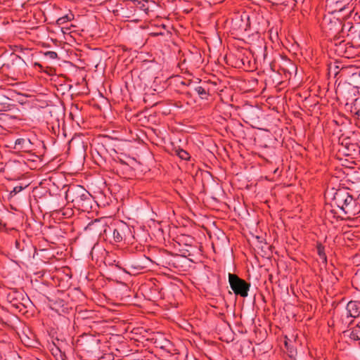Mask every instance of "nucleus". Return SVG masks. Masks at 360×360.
Listing matches in <instances>:
<instances>
[{
	"label": "nucleus",
	"instance_id": "obj_1",
	"mask_svg": "<svg viewBox=\"0 0 360 360\" xmlns=\"http://www.w3.org/2000/svg\"><path fill=\"white\" fill-rule=\"evenodd\" d=\"M333 201L347 214L354 216L360 212L356 200L345 188L339 189L335 192Z\"/></svg>",
	"mask_w": 360,
	"mask_h": 360
},
{
	"label": "nucleus",
	"instance_id": "obj_2",
	"mask_svg": "<svg viewBox=\"0 0 360 360\" xmlns=\"http://www.w3.org/2000/svg\"><path fill=\"white\" fill-rule=\"evenodd\" d=\"M229 283L236 295L246 297L248 295L250 285L236 275L229 274Z\"/></svg>",
	"mask_w": 360,
	"mask_h": 360
},
{
	"label": "nucleus",
	"instance_id": "obj_3",
	"mask_svg": "<svg viewBox=\"0 0 360 360\" xmlns=\"http://www.w3.org/2000/svg\"><path fill=\"white\" fill-rule=\"evenodd\" d=\"M335 52L340 56L352 58L357 54V49L345 41H334Z\"/></svg>",
	"mask_w": 360,
	"mask_h": 360
},
{
	"label": "nucleus",
	"instance_id": "obj_4",
	"mask_svg": "<svg viewBox=\"0 0 360 360\" xmlns=\"http://www.w3.org/2000/svg\"><path fill=\"white\" fill-rule=\"evenodd\" d=\"M108 231H111V228L107 225L105 217H101L94 221H91V232L94 233V235L101 237L106 234Z\"/></svg>",
	"mask_w": 360,
	"mask_h": 360
},
{
	"label": "nucleus",
	"instance_id": "obj_5",
	"mask_svg": "<svg viewBox=\"0 0 360 360\" xmlns=\"http://www.w3.org/2000/svg\"><path fill=\"white\" fill-rule=\"evenodd\" d=\"M359 67L349 65L343 67L341 70L342 74L349 77L350 82L354 85L360 84V76H359L358 71Z\"/></svg>",
	"mask_w": 360,
	"mask_h": 360
},
{
	"label": "nucleus",
	"instance_id": "obj_6",
	"mask_svg": "<svg viewBox=\"0 0 360 360\" xmlns=\"http://www.w3.org/2000/svg\"><path fill=\"white\" fill-rule=\"evenodd\" d=\"M129 228L125 224L120 223L113 229H111L110 231H112L113 239L115 242L118 243L123 240L125 231Z\"/></svg>",
	"mask_w": 360,
	"mask_h": 360
},
{
	"label": "nucleus",
	"instance_id": "obj_7",
	"mask_svg": "<svg viewBox=\"0 0 360 360\" xmlns=\"http://www.w3.org/2000/svg\"><path fill=\"white\" fill-rule=\"evenodd\" d=\"M347 315L352 318H356L360 316V301H350L347 307Z\"/></svg>",
	"mask_w": 360,
	"mask_h": 360
},
{
	"label": "nucleus",
	"instance_id": "obj_8",
	"mask_svg": "<svg viewBox=\"0 0 360 360\" xmlns=\"http://www.w3.org/2000/svg\"><path fill=\"white\" fill-rule=\"evenodd\" d=\"M232 27L239 32L245 31L248 28V22L244 21L243 15L236 16L232 20Z\"/></svg>",
	"mask_w": 360,
	"mask_h": 360
},
{
	"label": "nucleus",
	"instance_id": "obj_9",
	"mask_svg": "<svg viewBox=\"0 0 360 360\" xmlns=\"http://www.w3.org/2000/svg\"><path fill=\"white\" fill-rule=\"evenodd\" d=\"M102 51L98 49H91V65L97 68L102 62Z\"/></svg>",
	"mask_w": 360,
	"mask_h": 360
},
{
	"label": "nucleus",
	"instance_id": "obj_10",
	"mask_svg": "<svg viewBox=\"0 0 360 360\" xmlns=\"http://www.w3.org/2000/svg\"><path fill=\"white\" fill-rule=\"evenodd\" d=\"M344 334L345 336H349L352 340H360V326L357 325L352 328L345 331Z\"/></svg>",
	"mask_w": 360,
	"mask_h": 360
},
{
	"label": "nucleus",
	"instance_id": "obj_11",
	"mask_svg": "<svg viewBox=\"0 0 360 360\" xmlns=\"http://www.w3.org/2000/svg\"><path fill=\"white\" fill-rule=\"evenodd\" d=\"M32 144L30 139H18L15 141V145L20 146L22 149H30Z\"/></svg>",
	"mask_w": 360,
	"mask_h": 360
},
{
	"label": "nucleus",
	"instance_id": "obj_12",
	"mask_svg": "<svg viewBox=\"0 0 360 360\" xmlns=\"http://www.w3.org/2000/svg\"><path fill=\"white\" fill-rule=\"evenodd\" d=\"M176 155L182 160H187L190 158V155L186 150L183 149H178L176 150Z\"/></svg>",
	"mask_w": 360,
	"mask_h": 360
},
{
	"label": "nucleus",
	"instance_id": "obj_13",
	"mask_svg": "<svg viewBox=\"0 0 360 360\" xmlns=\"http://www.w3.org/2000/svg\"><path fill=\"white\" fill-rule=\"evenodd\" d=\"M317 252L319 255V257L323 259L324 261H326V255L324 252V248L321 245H318L317 246Z\"/></svg>",
	"mask_w": 360,
	"mask_h": 360
},
{
	"label": "nucleus",
	"instance_id": "obj_14",
	"mask_svg": "<svg viewBox=\"0 0 360 360\" xmlns=\"http://www.w3.org/2000/svg\"><path fill=\"white\" fill-rule=\"evenodd\" d=\"M195 91L198 93L199 96H201V98H204L205 96L207 95V91L202 86H197L195 88Z\"/></svg>",
	"mask_w": 360,
	"mask_h": 360
},
{
	"label": "nucleus",
	"instance_id": "obj_15",
	"mask_svg": "<svg viewBox=\"0 0 360 360\" xmlns=\"http://www.w3.org/2000/svg\"><path fill=\"white\" fill-rule=\"evenodd\" d=\"M71 17H72V15H65L63 17H61V18L58 19L57 23L58 25H63L67 21L70 20H71Z\"/></svg>",
	"mask_w": 360,
	"mask_h": 360
},
{
	"label": "nucleus",
	"instance_id": "obj_16",
	"mask_svg": "<svg viewBox=\"0 0 360 360\" xmlns=\"http://www.w3.org/2000/svg\"><path fill=\"white\" fill-rule=\"evenodd\" d=\"M44 56L51 59H56L57 58V53L54 51H46Z\"/></svg>",
	"mask_w": 360,
	"mask_h": 360
},
{
	"label": "nucleus",
	"instance_id": "obj_17",
	"mask_svg": "<svg viewBox=\"0 0 360 360\" xmlns=\"http://www.w3.org/2000/svg\"><path fill=\"white\" fill-rule=\"evenodd\" d=\"M22 190V186H15L13 188V191L11 192V195H15L18 193L20 192Z\"/></svg>",
	"mask_w": 360,
	"mask_h": 360
},
{
	"label": "nucleus",
	"instance_id": "obj_18",
	"mask_svg": "<svg viewBox=\"0 0 360 360\" xmlns=\"http://www.w3.org/2000/svg\"><path fill=\"white\" fill-rule=\"evenodd\" d=\"M101 341V339L98 338L97 337H93V335H91V343L95 342L98 345Z\"/></svg>",
	"mask_w": 360,
	"mask_h": 360
},
{
	"label": "nucleus",
	"instance_id": "obj_19",
	"mask_svg": "<svg viewBox=\"0 0 360 360\" xmlns=\"http://www.w3.org/2000/svg\"><path fill=\"white\" fill-rule=\"evenodd\" d=\"M354 113H355L357 119H359L360 120V109L357 110Z\"/></svg>",
	"mask_w": 360,
	"mask_h": 360
},
{
	"label": "nucleus",
	"instance_id": "obj_20",
	"mask_svg": "<svg viewBox=\"0 0 360 360\" xmlns=\"http://www.w3.org/2000/svg\"><path fill=\"white\" fill-rule=\"evenodd\" d=\"M345 6V4H341L340 6H338L336 9L337 10H339V11H342Z\"/></svg>",
	"mask_w": 360,
	"mask_h": 360
},
{
	"label": "nucleus",
	"instance_id": "obj_21",
	"mask_svg": "<svg viewBox=\"0 0 360 360\" xmlns=\"http://www.w3.org/2000/svg\"><path fill=\"white\" fill-rule=\"evenodd\" d=\"M356 195H357V197H356V200H358L360 201V190L356 191Z\"/></svg>",
	"mask_w": 360,
	"mask_h": 360
},
{
	"label": "nucleus",
	"instance_id": "obj_22",
	"mask_svg": "<svg viewBox=\"0 0 360 360\" xmlns=\"http://www.w3.org/2000/svg\"><path fill=\"white\" fill-rule=\"evenodd\" d=\"M338 2H339V0H328V3L330 4H334V3L338 4Z\"/></svg>",
	"mask_w": 360,
	"mask_h": 360
}]
</instances>
